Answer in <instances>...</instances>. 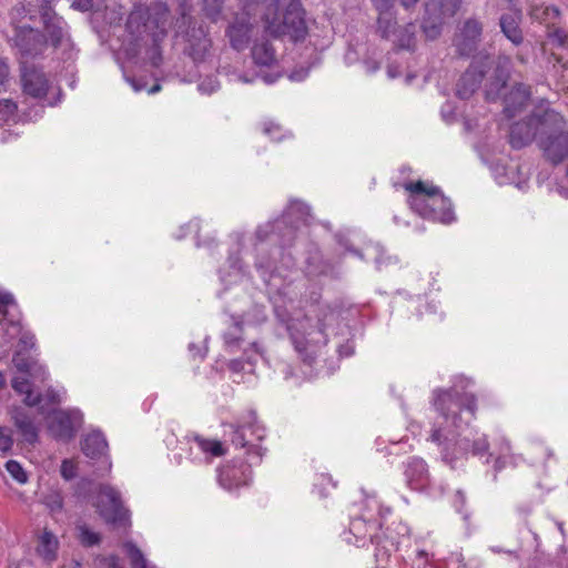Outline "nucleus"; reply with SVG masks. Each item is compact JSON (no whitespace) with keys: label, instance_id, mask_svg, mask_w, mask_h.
<instances>
[{"label":"nucleus","instance_id":"1","mask_svg":"<svg viewBox=\"0 0 568 568\" xmlns=\"http://www.w3.org/2000/svg\"><path fill=\"white\" fill-rule=\"evenodd\" d=\"M312 221L310 205L292 199L280 217L257 226L255 268L265 284L280 275L282 268L290 270L295 265V257L288 250L294 245L300 226Z\"/></svg>","mask_w":568,"mask_h":568},{"label":"nucleus","instance_id":"2","mask_svg":"<svg viewBox=\"0 0 568 568\" xmlns=\"http://www.w3.org/2000/svg\"><path fill=\"white\" fill-rule=\"evenodd\" d=\"M433 405L445 419L447 426L456 429L457 445L470 450L473 456L485 458L488 464L493 454L488 452L489 444L485 436L470 440L463 436L465 428L474 420L477 410V399L473 393L459 392L456 386L448 389L436 388L433 392Z\"/></svg>","mask_w":568,"mask_h":568},{"label":"nucleus","instance_id":"3","mask_svg":"<svg viewBox=\"0 0 568 568\" xmlns=\"http://www.w3.org/2000/svg\"><path fill=\"white\" fill-rule=\"evenodd\" d=\"M305 14L301 0H270L263 13L265 31L274 38L303 41L308 31Z\"/></svg>","mask_w":568,"mask_h":568},{"label":"nucleus","instance_id":"4","mask_svg":"<svg viewBox=\"0 0 568 568\" xmlns=\"http://www.w3.org/2000/svg\"><path fill=\"white\" fill-rule=\"evenodd\" d=\"M404 189L409 192L410 209L425 220L450 224L456 220L453 204L438 186L424 181L407 182Z\"/></svg>","mask_w":568,"mask_h":568},{"label":"nucleus","instance_id":"5","mask_svg":"<svg viewBox=\"0 0 568 568\" xmlns=\"http://www.w3.org/2000/svg\"><path fill=\"white\" fill-rule=\"evenodd\" d=\"M169 7L165 2L156 1L150 6H134L126 20V31L135 41L151 37L154 45H158L166 36V22Z\"/></svg>","mask_w":568,"mask_h":568},{"label":"nucleus","instance_id":"6","mask_svg":"<svg viewBox=\"0 0 568 568\" xmlns=\"http://www.w3.org/2000/svg\"><path fill=\"white\" fill-rule=\"evenodd\" d=\"M564 123V116L552 109H546L540 113L532 112L525 120L510 126L509 144L513 149L520 150L529 145L535 138H539L545 128L556 129Z\"/></svg>","mask_w":568,"mask_h":568},{"label":"nucleus","instance_id":"7","mask_svg":"<svg viewBox=\"0 0 568 568\" xmlns=\"http://www.w3.org/2000/svg\"><path fill=\"white\" fill-rule=\"evenodd\" d=\"M231 442L235 447L246 448L248 462L251 464H260L264 454V448L260 444L253 442H262L266 436V429L257 420L255 410H250L243 416L237 425H231Z\"/></svg>","mask_w":568,"mask_h":568},{"label":"nucleus","instance_id":"8","mask_svg":"<svg viewBox=\"0 0 568 568\" xmlns=\"http://www.w3.org/2000/svg\"><path fill=\"white\" fill-rule=\"evenodd\" d=\"M8 43L20 64L43 55L48 49L45 34L27 24L12 23V34L8 38Z\"/></svg>","mask_w":568,"mask_h":568},{"label":"nucleus","instance_id":"9","mask_svg":"<svg viewBox=\"0 0 568 568\" xmlns=\"http://www.w3.org/2000/svg\"><path fill=\"white\" fill-rule=\"evenodd\" d=\"M287 328L291 342L300 358L304 364L312 366L317 357L318 345H325L327 343L324 325L318 323L316 327L306 333L301 331L302 328H305V324L303 322L288 325Z\"/></svg>","mask_w":568,"mask_h":568},{"label":"nucleus","instance_id":"10","mask_svg":"<svg viewBox=\"0 0 568 568\" xmlns=\"http://www.w3.org/2000/svg\"><path fill=\"white\" fill-rule=\"evenodd\" d=\"M97 509L106 524L125 527L130 523L129 510L123 506L120 491L110 485L100 486Z\"/></svg>","mask_w":568,"mask_h":568},{"label":"nucleus","instance_id":"11","mask_svg":"<svg viewBox=\"0 0 568 568\" xmlns=\"http://www.w3.org/2000/svg\"><path fill=\"white\" fill-rule=\"evenodd\" d=\"M180 9L181 24H179V29H181L182 24H187L184 34L186 42L184 53L189 55L194 63L203 62L211 47V39L207 37L202 26L192 24L193 18L189 14L190 8L186 2L181 3Z\"/></svg>","mask_w":568,"mask_h":568},{"label":"nucleus","instance_id":"12","mask_svg":"<svg viewBox=\"0 0 568 568\" xmlns=\"http://www.w3.org/2000/svg\"><path fill=\"white\" fill-rule=\"evenodd\" d=\"M564 125L556 129L545 128L538 139V146L545 159L552 165L562 163L568 158V131Z\"/></svg>","mask_w":568,"mask_h":568},{"label":"nucleus","instance_id":"13","mask_svg":"<svg viewBox=\"0 0 568 568\" xmlns=\"http://www.w3.org/2000/svg\"><path fill=\"white\" fill-rule=\"evenodd\" d=\"M381 527L382 523L378 519L362 515L351 520L345 540L352 542L353 540L351 536H353L354 544L357 547H365L368 542L375 544L377 550L375 556L379 557L382 539L378 535V530Z\"/></svg>","mask_w":568,"mask_h":568},{"label":"nucleus","instance_id":"14","mask_svg":"<svg viewBox=\"0 0 568 568\" xmlns=\"http://www.w3.org/2000/svg\"><path fill=\"white\" fill-rule=\"evenodd\" d=\"M490 65L488 55L473 59L468 69L462 74L456 85V95L459 99H469L480 87Z\"/></svg>","mask_w":568,"mask_h":568},{"label":"nucleus","instance_id":"15","mask_svg":"<svg viewBox=\"0 0 568 568\" xmlns=\"http://www.w3.org/2000/svg\"><path fill=\"white\" fill-rule=\"evenodd\" d=\"M82 423L83 414L79 409L57 410L49 422V430L55 439L69 442Z\"/></svg>","mask_w":568,"mask_h":568},{"label":"nucleus","instance_id":"16","mask_svg":"<svg viewBox=\"0 0 568 568\" xmlns=\"http://www.w3.org/2000/svg\"><path fill=\"white\" fill-rule=\"evenodd\" d=\"M20 81L22 92L36 100L44 99L50 89V81L45 72L33 64H20Z\"/></svg>","mask_w":568,"mask_h":568},{"label":"nucleus","instance_id":"17","mask_svg":"<svg viewBox=\"0 0 568 568\" xmlns=\"http://www.w3.org/2000/svg\"><path fill=\"white\" fill-rule=\"evenodd\" d=\"M484 26L477 18H468L459 28L456 39V51L460 57L473 55L481 41Z\"/></svg>","mask_w":568,"mask_h":568},{"label":"nucleus","instance_id":"18","mask_svg":"<svg viewBox=\"0 0 568 568\" xmlns=\"http://www.w3.org/2000/svg\"><path fill=\"white\" fill-rule=\"evenodd\" d=\"M43 29L48 34V45L50 44L54 49L60 47H71V37L69 33V27L65 20L59 14L44 13L41 18Z\"/></svg>","mask_w":568,"mask_h":568},{"label":"nucleus","instance_id":"19","mask_svg":"<svg viewBox=\"0 0 568 568\" xmlns=\"http://www.w3.org/2000/svg\"><path fill=\"white\" fill-rule=\"evenodd\" d=\"M189 438V442H193V446L190 447V456L193 462H204L210 464L212 458L221 457L226 454V449L223 444L217 439L204 438L199 434H194Z\"/></svg>","mask_w":568,"mask_h":568},{"label":"nucleus","instance_id":"20","mask_svg":"<svg viewBox=\"0 0 568 568\" xmlns=\"http://www.w3.org/2000/svg\"><path fill=\"white\" fill-rule=\"evenodd\" d=\"M510 59L508 57H498L493 75L486 84L485 97L487 101H496L500 97L510 78Z\"/></svg>","mask_w":568,"mask_h":568},{"label":"nucleus","instance_id":"21","mask_svg":"<svg viewBox=\"0 0 568 568\" xmlns=\"http://www.w3.org/2000/svg\"><path fill=\"white\" fill-rule=\"evenodd\" d=\"M443 1L428 0L425 3V14L422 22V30L428 40L437 39L444 24Z\"/></svg>","mask_w":568,"mask_h":568},{"label":"nucleus","instance_id":"22","mask_svg":"<svg viewBox=\"0 0 568 568\" xmlns=\"http://www.w3.org/2000/svg\"><path fill=\"white\" fill-rule=\"evenodd\" d=\"M410 541V528L403 521L393 523L387 527L384 540L381 544V551L388 556L392 550H399L402 546H407Z\"/></svg>","mask_w":568,"mask_h":568},{"label":"nucleus","instance_id":"23","mask_svg":"<svg viewBox=\"0 0 568 568\" xmlns=\"http://www.w3.org/2000/svg\"><path fill=\"white\" fill-rule=\"evenodd\" d=\"M532 509L534 505L531 503L520 504L516 507L519 520L526 526V530L521 531L523 537L519 542V549L538 554L541 552L540 538L538 534L528 527V517L532 513Z\"/></svg>","mask_w":568,"mask_h":568},{"label":"nucleus","instance_id":"24","mask_svg":"<svg viewBox=\"0 0 568 568\" xmlns=\"http://www.w3.org/2000/svg\"><path fill=\"white\" fill-rule=\"evenodd\" d=\"M530 99V90L524 83H516L509 92L504 95V114L513 119L519 113Z\"/></svg>","mask_w":568,"mask_h":568},{"label":"nucleus","instance_id":"25","mask_svg":"<svg viewBox=\"0 0 568 568\" xmlns=\"http://www.w3.org/2000/svg\"><path fill=\"white\" fill-rule=\"evenodd\" d=\"M404 465V476L410 488L418 490L429 484L428 467L422 458L409 457Z\"/></svg>","mask_w":568,"mask_h":568},{"label":"nucleus","instance_id":"26","mask_svg":"<svg viewBox=\"0 0 568 568\" xmlns=\"http://www.w3.org/2000/svg\"><path fill=\"white\" fill-rule=\"evenodd\" d=\"M217 481L222 488L229 491L247 484L245 470L230 464L217 469Z\"/></svg>","mask_w":568,"mask_h":568},{"label":"nucleus","instance_id":"27","mask_svg":"<svg viewBox=\"0 0 568 568\" xmlns=\"http://www.w3.org/2000/svg\"><path fill=\"white\" fill-rule=\"evenodd\" d=\"M520 12L504 13L499 18L501 33L516 47L524 42V33L520 28Z\"/></svg>","mask_w":568,"mask_h":568},{"label":"nucleus","instance_id":"28","mask_svg":"<svg viewBox=\"0 0 568 568\" xmlns=\"http://www.w3.org/2000/svg\"><path fill=\"white\" fill-rule=\"evenodd\" d=\"M251 24L245 18H235L234 22L226 29L231 47L237 51L246 48L250 41Z\"/></svg>","mask_w":568,"mask_h":568},{"label":"nucleus","instance_id":"29","mask_svg":"<svg viewBox=\"0 0 568 568\" xmlns=\"http://www.w3.org/2000/svg\"><path fill=\"white\" fill-rule=\"evenodd\" d=\"M81 449L87 457L100 459L106 455L108 442L102 432L95 430L83 438Z\"/></svg>","mask_w":568,"mask_h":568},{"label":"nucleus","instance_id":"30","mask_svg":"<svg viewBox=\"0 0 568 568\" xmlns=\"http://www.w3.org/2000/svg\"><path fill=\"white\" fill-rule=\"evenodd\" d=\"M12 419L24 442L30 445L38 443L39 429L31 416L21 409H17L12 415Z\"/></svg>","mask_w":568,"mask_h":568},{"label":"nucleus","instance_id":"31","mask_svg":"<svg viewBox=\"0 0 568 568\" xmlns=\"http://www.w3.org/2000/svg\"><path fill=\"white\" fill-rule=\"evenodd\" d=\"M12 362H13L16 368L18 369V372H20L22 374H26L36 379H40L42 382L45 381L48 377V373L44 369V367H42L41 365H39L37 362L32 361L31 358L24 357L19 352L13 355Z\"/></svg>","mask_w":568,"mask_h":568},{"label":"nucleus","instance_id":"32","mask_svg":"<svg viewBox=\"0 0 568 568\" xmlns=\"http://www.w3.org/2000/svg\"><path fill=\"white\" fill-rule=\"evenodd\" d=\"M11 386L18 394L24 395L23 403L27 406L34 407L42 402V394L33 392L32 383L28 377L14 376L11 381Z\"/></svg>","mask_w":568,"mask_h":568},{"label":"nucleus","instance_id":"33","mask_svg":"<svg viewBox=\"0 0 568 568\" xmlns=\"http://www.w3.org/2000/svg\"><path fill=\"white\" fill-rule=\"evenodd\" d=\"M394 51L406 50L414 52L416 49V26L409 22L403 27H398L394 34Z\"/></svg>","mask_w":568,"mask_h":568},{"label":"nucleus","instance_id":"34","mask_svg":"<svg viewBox=\"0 0 568 568\" xmlns=\"http://www.w3.org/2000/svg\"><path fill=\"white\" fill-rule=\"evenodd\" d=\"M16 306V302L13 295L8 292H0V324L8 325V328L13 329V334L10 338L13 337L20 329L19 321L13 315H10L9 307Z\"/></svg>","mask_w":568,"mask_h":568},{"label":"nucleus","instance_id":"35","mask_svg":"<svg viewBox=\"0 0 568 568\" xmlns=\"http://www.w3.org/2000/svg\"><path fill=\"white\" fill-rule=\"evenodd\" d=\"M251 55L256 65L271 67L276 62L275 50L268 41L255 42Z\"/></svg>","mask_w":568,"mask_h":568},{"label":"nucleus","instance_id":"36","mask_svg":"<svg viewBox=\"0 0 568 568\" xmlns=\"http://www.w3.org/2000/svg\"><path fill=\"white\" fill-rule=\"evenodd\" d=\"M560 9L557 6L539 4L534 6L530 10V17L540 23H545L548 29L560 18Z\"/></svg>","mask_w":568,"mask_h":568},{"label":"nucleus","instance_id":"37","mask_svg":"<svg viewBox=\"0 0 568 568\" xmlns=\"http://www.w3.org/2000/svg\"><path fill=\"white\" fill-rule=\"evenodd\" d=\"M233 324L229 331L223 334L225 347L229 352H234L240 348L243 342V321L241 317L232 316Z\"/></svg>","mask_w":568,"mask_h":568},{"label":"nucleus","instance_id":"38","mask_svg":"<svg viewBox=\"0 0 568 568\" xmlns=\"http://www.w3.org/2000/svg\"><path fill=\"white\" fill-rule=\"evenodd\" d=\"M376 24V32L385 40H389L398 29L396 17L393 13L379 14Z\"/></svg>","mask_w":568,"mask_h":568},{"label":"nucleus","instance_id":"39","mask_svg":"<svg viewBox=\"0 0 568 568\" xmlns=\"http://www.w3.org/2000/svg\"><path fill=\"white\" fill-rule=\"evenodd\" d=\"M123 549L130 559L131 568H146V559L133 541H125Z\"/></svg>","mask_w":568,"mask_h":568},{"label":"nucleus","instance_id":"40","mask_svg":"<svg viewBox=\"0 0 568 568\" xmlns=\"http://www.w3.org/2000/svg\"><path fill=\"white\" fill-rule=\"evenodd\" d=\"M204 16L212 22H216L223 11L224 0H200Z\"/></svg>","mask_w":568,"mask_h":568},{"label":"nucleus","instance_id":"41","mask_svg":"<svg viewBox=\"0 0 568 568\" xmlns=\"http://www.w3.org/2000/svg\"><path fill=\"white\" fill-rule=\"evenodd\" d=\"M521 459V456H516L513 454H500L498 457H496L494 462V474H493V480H497V475L499 471L505 469L508 466L516 467L518 465V462Z\"/></svg>","mask_w":568,"mask_h":568},{"label":"nucleus","instance_id":"42","mask_svg":"<svg viewBox=\"0 0 568 568\" xmlns=\"http://www.w3.org/2000/svg\"><path fill=\"white\" fill-rule=\"evenodd\" d=\"M124 78H125V81L132 87V89L135 92H141V91L145 90V91H148V93L153 94L161 90V85L159 83H154L152 87L149 88L148 81L143 77L138 78L135 75H128L124 72Z\"/></svg>","mask_w":568,"mask_h":568},{"label":"nucleus","instance_id":"43","mask_svg":"<svg viewBox=\"0 0 568 568\" xmlns=\"http://www.w3.org/2000/svg\"><path fill=\"white\" fill-rule=\"evenodd\" d=\"M254 364L255 359L252 356L245 354L243 357L230 361L227 367L234 373L252 372Z\"/></svg>","mask_w":568,"mask_h":568},{"label":"nucleus","instance_id":"44","mask_svg":"<svg viewBox=\"0 0 568 568\" xmlns=\"http://www.w3.org/2000/svg\"><path fill=\"white\" fill-rule=\"evenodd\" d=\"M18 111V104L12 99H0V124L10 121Z\"/></svg>","mask_w":568,"mask_h":568},{"label":"nucleus","instance_id":"45","mask_svg":"<svg viewBox=\"0 0 568 568\" xmlns=\"http://www.w3.org/2000/svg\"><path fill=\"white\" fill-rule=\"evenodd\" d=\"M6 469L10 476L19 484H26L28 481L27 473L19 462L13 459L8 460L6 463Z\"/></svg>","mask_w":568,"mask_h":568},{"label":"nucleus","instance_id":"46","mask_svg":"<svg viewBox=\"0 0 568 568\" xmlns=\"http://www.w3.org/2000/svg\"><path fill=\"white\" fill-rule=\"evenodd\" d=\"M454 507L455 509L462 514L465 521H468L470 518V513L466 509L467 497L464 490L457 489L454 495Z\"/></svg>","mask_w":568,"mask_h":568},{"label":"nucleus","instance_id":"47","mask_svg":"<svg viewBox=\"0 0 568 568\" xmlns=\"http://www.w3.org/2000/svg\"><path fill=\"white\" fill-rule=\"evenodd\" d=\"M80 541L85 547H92L100 542L99 534L90 530L87 526H80Z\"/></svg>","mask_w":568,"mask_h":568},{"label":"nucleus","instance_id":"48","mask_svg":"<svg viewBox=\"0 0 568 568\" xmlns=\"http://www.w3.org/2000/svg\"><path fill=\"white\" fill-rule=\"evenodd\" d=\"M263 132L274 141H282L285 138L283 128L272 121L263 124Z\"/></svg>","mask_w":568,"mask_h":568},{"label":"nucleus","instance_id":"49","mask_svg":"<svg viewBox=\"0 0 568 568\" xmlns=\"http://www.w3.org/2000/svg\"><path fill=\"white\" fill-rule=\"evenodd\" d=\"M548 39L559 48L568 44V33L561 28H554L548 30Z\"/></svg>","mask_w":568,"mask_h":568},{"label":"nucleus","instance_id":"50","mask_svg":"<svg viewBox=\"0 0 568 568\" xmlns=\"http://www.w3.org/2000/svg\"><path fill=\"white\" fill-rule=\"evenodd\" d=\"M455 437H457L455 428L452 432V438H449V435L444 429H442L440 427H435L432 430L429 439L433 443L440 446V445H446L447 442L453 440Z\"/></svg>","mask_w":568,"mask_h":568},{"label":"nucleus","instance_id":"51","mask_svg":"<svg viewBox=\"0 0 568 568\" xmlns=\"http://www.w3.org/2000/svg\"><path fill=\"white\" fill-rule=\"evenodd\" d=\"M371 250L374 253L373 258H374L377 270H382L383 265L389 264L392 262V257L385 256V251L379 244L373 245L371 247Z\"/></svg>","mask_w":568,"mask_h":568},{"label":"nucleus","instance_id":"52","mask_svg":"<svg viewBox=\"0 0 568 568\" xmlns=\"http://www.w3.org/2000/svg\"><path fill=\"white\" fill-rule=\"evenodd\" d=\"M219 88L220 83L215 77H207L197 85L199 91L204 94H212L213 92L217 91Z\"/></svg>","mask_w":568,"mask_h":568},{"label":"nucleus","instance_id":"53","mask_svg":"<svg viewBox=\"0 0 568 568\" xmlns=\"http://www.w3.org/2000/svg\"><path fill=\"white\" fill-rule=\"evenodd\" d=\"M41 542L44 547V557L48 559H52L54 557L55 551V540L53 539V535L50 532H44Z\"/></svg>","mask_w":568,"mask_h":568},{"label":"nucleus","instance_id":"54","mask_svg":"<svg viewBox=\"0 0 568 568\" xmlns=\"http://www.w3.org/2000/svg\"><path fill=\"white\" fill-rule=\"evenodd\" d=\"M13 445L11 430L7 427L0 426V450L8 453L11 450Z\"/></svg>","mask_w":568,"mask_h":568},{"label":"nucleus","instance_id":"55","mask_svg":"<svg viewBox=\"0 0 568 568\" xmlns=\"http://www.w3.org/2000/svg\"><path fill=\"white\" fill-rule=\"evenodd\" d=\"M60 473L65 480H71L77 476V466L72 460L64 459L61 464Z\"/></svg>","mask_w":568,"mask_h":568},{"label":"nucleus","instance_id":"56","mask_svg":"<svg viewBox=\"0 0 568 568\" xmlns=\"http://www.w3.org/2000/svg\"><path fill=\"white\" fill-rule=\"evenodd\" d=\"M463 4V0H447L446 3L443 2V11L448 17H454L460 9Z\"/></svg>","mask_w":568,"mask_h":568},{"label":"nucleus","instance_id":"57","mask_svg":"<svg viewBox=\"0 0 568 568\" xmlns=\"http://www.w3.org/2000/svg\"><path fill=\"white\" fill-rule=\"evenodd\" d=\"M532 450L534 453H542V458H541V462L542 463H546L549 458H551L554 456V452L551 448H549L548 446H545L542 443H536L532 445Z\"/></svg>","mask_w":568,"mask_h":568},{"label":"nucleus","instance_id":"58","mask_svg":"<svg viewBox=\"0 0 568 568\" xmlns=\"http://www.w3.org/2000/svg\"><path fill=\"white\" fill-rule=\"evenodd\" d=\"M55 0H38L39 8H40V17L43 18V14L47 12L50 16L57 14V12L53 9V3Z\"/></svg>","mask_w":568,"mask_h":568},{"label":"nucleus","instance_id":"59","mask_svg":"<svg viewBox=\"0 0 568 568\" xmlns=\"http://www.w3.org/2000/svg\"><path fill=\"white\" fill-rule=\"evenodd\" d=\"M71 6L81 11H89L93 7V0H70Z\"/></svg>","mask_w":568,"mask_h":568},{"label":"nucleus","instance_id":"60","mask_svg":"<svg viewBox=\"0 0 568 568\" xmlns=\"http://www.w3.org/2000/svg\"><path fill=\"white\" fill-rule=\"evenodd\" d=\"M375 7L379 14L392 13L390 8L393 7V3L390 0H375Z\"/></svg>","mask_w":568,"mask_h":568},{"label":"nucleus","instance_id":"61","mask_svg":"<svg viewBox=\"0 0 568 568\" xmlns=\"http://www.w3.org/2000/svg\"><path fill=\"white\" fill-rule=\"evenodd\" d=\"M189 351L193 357L204 358L207 348L206 347L200 348L194 343H190Z\"/></svg>","mask_w":568,"mask_h":568},{"label":"nucleus","instance_id":"62","mask_svg":"<svg viewBox=\"0 0 568 568\" xmlns=\"http://www.w3.org/2000/svg\"><path fill=\"white\" fill-rule=\"evenodd\" d=\"M338 353H339V356H342V357L352 356L354 354V345L352 343L347 342L346 344L341 345L338 347Z\"/></svg>","mask_w":568,"mask_h":568},{"label":"nucleus","instance_id":"63","mask_svg":"<svg viewBox=\"0 0 568 568\" xmlns=\"http://www.w3.org/2000/svg\"><path fill=\"white\" fill-rule=\"evenodd\" d=\"M20 344H22L24 348H32L36 345V338L31 334H23L20 337Z\"/></svg>","mask_w":568,"mask_h":568},{"label":"nucleus","instance_id":"64","mask_svg":"<svg viewBox=\"0 0 568 568\" xmlns=\"http://www.w3.org/2000/svg\"><path fill=\"white\" fill-rule=\"evenodd\" d=\"M45 399L49 404H59L60 403V396L57 390L53 388H49L45 393Z\"/></svg>","mask_w":568,"mask_h":568}]
</instances>
